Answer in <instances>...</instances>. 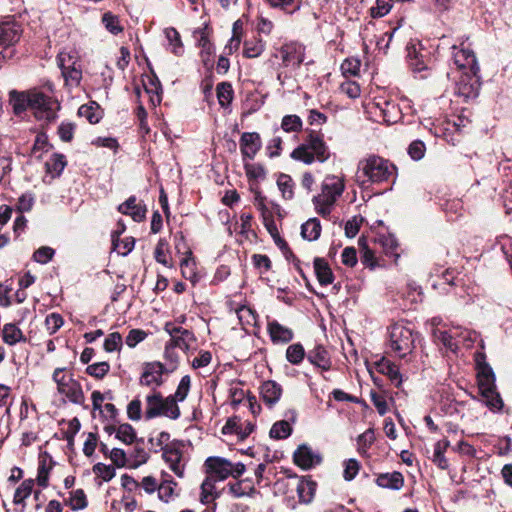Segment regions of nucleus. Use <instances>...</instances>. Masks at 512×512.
Instances as JSON below:
<instances>
[{"label":"nucleus","mask_w":512,"mask_h":512,"mask_svg":"<svg viewBox=\"0 0 512 512\" xmlns=\"http://www.w3.org/2000/svg\"><path fill=\"white\" fill-rule=\"evenodd\" d=\"M266 44L260 38H253L244 42L243 54L246 58H257L265 50Z\"/></svg>","instance_id":"nucleus-35"},{"label":"nucleus","mask_w":512,"mask_h":512,"mask_svg":"<svg viewBox=\"0 0 512 512\" xmlns=\"http://www.w3.org/2000/svg\"><path fill=\"white\" fill-rule=\"evenodd\" d=\"M321 233L320 221L316 218L309 219L301 226V235L309 241L317 240Z\"/></svg>","instance_id":"nucleus-36"},{"label":"nucleus","mask_w":512,"mask_h":512,"mask_svg":"<svg viewBox=\"0 0 512 512\" xmlns=\"http://www.w3.org/2000/svg\"><path fill=\"white\" fill-rule=\"evenodd\" d=\"M162 457L170 469L180 478L184 476V464H182V452L176 446L162 447Z\"/></svg>","instance_id":"nucleus-21"},{"label":"nucleus","mask_w":512,"mask_h":512,"mask_svg":"<svg viewBox=\"0 0 512 512\" xmlns=\"http://www.w3.org/2000/svg\"><path fill=\"white\" fill-rule=\"evenodd\" d=\"M416 333L403 323H394L389 327V348L399 357L405 358L415 348Z\"/></svg>","instance_id":"nucleus-5"},{"label":"nucleus","mask_w":512,"mask_h":512,"mask_svg":"<svg viewBox=\"0 0 512 512\" xmlns=\"http://www.w3.org/2000/svg\"><path fill=\"white\" fill-rule=\"evenodd\" d=\"M240 150L243 158L254 159L262 147L261 137L257 132H244L240 138Z\"/></svg>","instance_id":"nucleus-19"},{"label":"nucleus","mask_w":512,"mask_h":512,"mask_svg":"<svg viewBox=\"0 0 512 512\" xmlns=\"http://www.w3.org/2000/svg\"><path fill=\"white\" fill-rule=\"evenodd\" d=\"M477 384L482 402L491 410H500L503 401L496 390L495 374L491 366L486 362L485 354L475 353Z\"/></svg>","instance_id":"nucleus-1"},{"label":"nucleus","mask_w":512,"mask_h":512,"mask_svg":"<svg viewBox=\"0 0 512 512\" xmlns=\"http://www.w3.org/2000/svg\"><path fill=\"white\" fill-rule=\"evenodd\" d=\"M217 98H218L219 104L222 107H225L228 104H230V102L232 101V98H233V89H232L231 84H229L227 82H222V83L218 84Z\"/></svg>","instance_id":"nucleus-49"},{"label":"nucleus","mask_w":512,"mask_h":512,"mask_svg":"<svg viewBox=\"0 0 512 512\" xmlns=\"http://www.w3.org/2000/svg\"><path fill=\"white\" fill-rule=\"evenodd\" d=\"M281 128L285 132H297L302 128V120L297 115H286L282 119Z\"/></svg>","instance_id":"nucleus-55"},{"label":"nucleus","mask_w":512,"mask_h":512,"mask_svg":"<svg viewBox=\"0 0 512 512\" xmlns=\"http://www.w3.org/2000/svg\"><path fill=\"white\" fill-rule=\"evenodd\" d=\"M277 186L285 200H291L294 197V181L290 175L280 174L277 179Z\"/></svg>","instance_id":"nucleus-40"},{"label":"nucleus","mask_w":512,"mask_h":512,"mask_svg":"<svg viewBox=\"0 0 512 512\" xmlns=\"http://www.w3.org/2000/svg\"><path fill=\"white\" fill-rule=\"evenodd\" d=\"M267 331L274 344H286L294 338L292 329L283 326L276 320L268 322Z\"/></svg>","instance_id":"nucleus-23"},{"label":"nucleus","mask_w":512,"mask_h":512,"mask_svg":"<svg viewBox=\"0 0 512 512\" xmlns=\"http://www.w3.org/2000/svg\"><path fill=\"white\" fill-rule=\"evenodd\" d=\"M358 177L366 178L362 184L382 183L394 180L397 174V167L388 159L378 155H370L362 159L358 164Z\"/></svg>","instance_id":"nucleus-2"},{"label":"nucleus","mask_w":512,"mask_h":512,"mask_svg":"<svg viewBox=\"0 0 512 512\" xmlns=\"http://www.w3.org/2000/svg\"><path fill=\"white\" fill-rule=\"evenodd\" d=\"M166 371V367L160 362L145 363L143 372L140 377V384L147 387L156 388L162 385V376Z\"/></svg>","instance_id":"nucleus-14"},{"label":"nucleus","mask_w":512,"mask_h":512,"mask_svg":"<svg viewBox=\"0 0 512 512\" xmlns=\"http://www.w3.org/2000/svg\"><path fill=\"white\" fill-rule=\"evenodd\" d=\"M293 459L297 466L305 470L315 467L322 461L321 455L305 444L297 448L294 452Z\"/></svg>","instance_id":"nucleus-18"},{"label":"nucleus","mask_w":512,"mask_h":512,"mask_svg":"<svg viewBox=\"0 0 512 512\" xmlns=\"http://www.w3.org/2000/svg\"><path fill=\"white\" fill-rule=\"evenodd\" d=\"M52 378L60 394L65 395L74 404H84L85 396L81 384L73 378L72 374L66 373V368H56Z\"/></svg>","instance_id":"nucleus-7"},{"label":"nucleus","mask_w":512,"mask_h":512,"mask_svg":"<svg viewBox=\"0 0 512 512\" xmlns=\"http://www.w3.org/2000/svg\"><path fill=\"white\" fill-rule=\"evenodd\" d=\"M282 388L275 381H266L261 385V396L263 401L269 405L273 406L277 403L281 397Z\"/></svg>","instance_id":"nucleus-30"},{"label":"nucleus","mask_w":512,"mask_h":512,"mask_svg":"<svg viewBox=\"0 0 512 512\" xmlns=\"http://www.w3.org/2000/svg\"><path fill=\"white\" fill-rule=\"evenodd\" d=\"M340 90L351 99H356L361 94L360 86L355 81H346L341 84Z\"/></svg>","instance_id":"nucleus-61"},{"label":"nucleus","mask_w":512,"mask_h":512,"mask_svg":"<svg viewBox=\"0 0 512 512\" xmlns=\"http://www.w3.org/2000/svg\"><path fill=\"white\" fill-rule=\"evenodd\" d=\"M345 467H344V479L347 481H351L355 478V476L358 474L360 469V464L356 459H348L345 461Z\"/></svg>","instance_id":"nucleus-63"},{"label":"nucleus","mask_w":512,"mask_h":512,"mask_svg":"<svg viewBox=\"0 0 512 512\" xmlns=\"http://www.w3.org/2000/svg\"><path fill=\"white\" fill-rule=\"evenodd\" d=\"M375 433L373 428L367 429L357 437V450L360 455H366L369 448L375 442Z\"/></svg>","instance_id":"nucleus-42"},{"label":"nucleus","mask_w":512,"mask_h":512,"mask_svg":"<svg viewBox=\"0 0 512 512\" xmlns=\"http://www.w3.org/2000/svg\"><path fill=\"white\" fill-rule=\"evenodd\" d=\"M452 58L456 67L464 71H479L476 56L472 50L466 48L461 44V47L456 45L452 46Z\"/></svg>","instance_id":"nucleus-13"},{"label":"nucleus","mask_w":512,"mask_h":512,"mask_svg":"<svg viewBox=\"0 0 512 512\" xmlns=\"http://www.w3.org/2000/svg\"><path fill=\"white\" fill-rule=\"evenodd\" d=\"M278 54L275 57H279L282 60V66L286 68L297 69L305 60V47L298 42H290L282 45Z\"/></svg>","instance_id":"nucleus-11"},{"label":"nucleus","mask_w":512,"mask_h":512,"mask_svg":"<svg viewBox=\"0 0 512 512\" xmlns=\"http://www.w3.org/2000/svg\"><path fill=\"white\" fill-rule=\"evenodd\" d=\"M66 503L74 511L85 509L88 505L86 494L82 489L70 492L69 499Z\"/></svg>","instance_id":"nucleus-44"},{"label":"nucleus","mask_w":512,"mask_h":512,"mask_svg":"<svg viewBox=\"0 0 512 512\" xmlns=\"http://www.w3.org/2000/svg\"><path fill=\"white\" fill-rule=\"evenodd\" d=\"M2 340L9 345H14L20 341H24V336L16 325L6 324L2 329Z\"/></svg>","instance_id":"nucleus-39"},{"label":"nucleus","mask_w":512,"mask_h":512,"mask_svg":"<svg viewBox=\"0 0 512 512\" xmlns=\"http://www.w3.org/2000/svg\"><path fill=\"white\" fill-rule=\"evenodd\" d=\"M373 109L374 114L387 124H394L402 117L401 110L394 101L381 99L373 104Z\"/></svg>","instance_id":"nucleus-16"},{"label":"nucleus","mask_w":512,"mask_h":512,"mask_svg":"<svg viewBox=\"0 0 512 512\" xmlns=\"http://www.w3.org/2000/svg\"><path fill=\"white\" fill-rule=\"evenodd\" d=\"M316 488L317 483L310 477H301L296 487L299 502L303 504L311 503L314 499Z\"/></svg>","instance_id":"nucleus-26"},{"label":"nucleus","mask_w":512,"mask_h":512,"mask_svg":"<svg viewBox=\"0 0 512 512\" xmlns=\"http://www.w3.org/2000/svg\"><path fill=\"white\" fill-rule=\"evenodd\" d=\"M314 271L320 285L327 286L334 281V274L324 258L314 259Z\"/></svg>","instance_id":"nucleus-28"},{"label":"nucleus","mask_w":512,"mask_h":512,"mask_svg":"<svg viewBox=\"0 0 512 512\" xmlns=\"http://www.w3.org/2000/svg\"><path fill=\"white\" fill-rule=\"evenodd\" d=\"M64 320L58 313H51L45 319V326L50 335L55 334L63 325Z\"/></svg>","instance_id":"nucleus-58"},{"label":"nucleus","mask_w":512,"mask_h":512,"mask_svg":"<svg viewBox=\"0 0 512 512\" xmlns=\"http://www.w3.org/2000/svg\"><path fill=\"white\" fill-rule=\"evenodd\" d=\"M102 22L105 25V28L112 34L116 35L123 30L119 23L118 17L112 15L111 13H105L102 17Z\"/></svg>","instance_id":"nucleus-60"},{"label":"nucleus","mask_w":512,"mask_h":512,"mask_svg":"<svg viewBox=\"0 0 512 512\" xmlns=\"http://www.w3.org/2000/svg\"><path fill=\"white\" fill-rule=\"evenodd\" d=\"M110 370L108 362H98L89 365L86 368V373L97 379H102Z\"/></svg>","instance_id":"nucleus-57"},{"label":"nucleus","mask_w":512,"mask_h":512,"mask_svg":"<svg viewBox=\"0 0 512 512\" xmlns=\"http://www.w3.org/2000/svg\"><path fill=\"white\" fill-rule=\"evenodd\" d=\"M374 365L376 370L379 373L386 375L396 387L400 386L402 383V377L399 368L394 363L387 358L382 357L380 360L376 361Z\"/></svg>","instance_id":"nucleus-25"},{"label":"nucleus","mask_w":512,"mask_h":512,"mask_svg":"<svg viewBox=\"0 0 512 512\" xmlns=\"http://www.w3.org/2000/svg\"><path fill=\"white\" fill-rule=\"evenodd\" d=\"M345 189L344 178L337 175H326L321 183V192L312 198L318 214L328 216L338 198Z\"/></svg>","instance_id":"nucleus-4"},{"label":"nucleus","mask_w":512,"mask_h":512,"mask_svg":"<svg viewBox=\"0 0 512 512\" xmlns=\"http://www.w3.org/2000/svg\"><path fill=\"white\" fill-rule=\"evenodd\" d=\"M122 336L119 332L110 333L104 341V350L106 352L119 351L122 347Z\"/></svg>","instance_id":"nucleus-56"},{"label":"nucleus","mask_w":512,"mask_h":512,"mask_svg":"<svg viewBox=\"0 0 512 512\" xmlns=\"http://www.w3.org/2000/svg\"><path fill=\"white\" fill-rule=\"evenodd\" d=\"M272 8H278L285 12L292 13L300 9V0H267Z\"/></svg>","instance_id":"nucleus-52"},{"label":"nucleus","mask_w":512,"mask_h":512,"mask_svg":"<svg viewBox=\"0 0 512 512\" xmlns=\"http://www.w3.org/2000/svg\"><path fill=\"white\" fill-rule=\"evenodd\" d=\"M330 157L329 148L323 137L316 131H309L304 142L295 148L291 158L305 164H312L315 161L323 163Z\"/></svg>","instance_id":"nucleus-3"},{"label":"nucleus","mask_w":512,"mask_h":512,"mask_svg":"<svg viewBox=\"0 0 512 512\" xmlns=\"http://www.w3.org/2000/svg\"><path fill=\"white\" fill-rule=\"evenodd\" d=\"M191 385V379L189 375H185L181 378L178 387L173 395H169L174 400V403L183 402L188 396Z\"/></svg>","instance_id":"nucleus-47"},{"label":"nucleus","mask_w":512,"mask_h":512,"mask_svg":"<svg viewBox=\"0 0 512 512\" xmlns=\"http://www.w3.org/2000/svg\"><path fill=\"white\" fill-rule=\"evenodd\" d=\"M305 356V349L300 343L291 344L286 349V359L293 365H299Z\"/></svg>","instance_id":"nucleus-43"},{"label":"nucleus","mask_w":512,"mask_h":512,"mask_svg":"<svg viewBox=\"0 0 512 512\" xmlns=\"http://www.w3.org/2000/svg\"><path fill=\"white\" fill-rule=\"evenodd\" d=\"M361 62L357 58H347L341 64V71L344 76H357L360 72Z\"/></svg>","instance_id":"nucleus-53"},{"label":"nucleus","mask_w":512,"mask_h":512,"mask_svg":"<svg viewBox=\"0 0 512 512\" xmlns=\"http://www.w3.org/2000/svg\"><path fill=\"white\" fill-rule=\"evenodd\" d=\"M292 433V427L285 420L277 421L270 429L269 435L273 439H285Z\"/></svg>","instance_id":"nucleus-45"},{"label":"nucleus","mask_w":512,"mask_h":512,"mask_svg":"<svg viewBox=\"0 0 512 512\" xmlns=\"http://www.w3.org/2000/svg\"><path fill=\"white\" fill-rule=\"evenodd\" d=\"M479 71L461 72L459 80L456 82L455 95L463 98L464 101L475 99L479 94L480 77Z\"/></svg>","instance_id":"nucleus-10"},{"label":"nucleus","mask_w":512,"mask_h":512,"mask_svg":"<svg viewBox=\"0 0 512 512\" xmlns=\"http://www.w3.org/2000/svg\"><path fill=\"white\" fill-rule=\"evenodd\" d=\"M135 196H130L125 202L118 206V211L124 215H130L136 222H141L146 217L147 209L144 205L138 204Z\"/></svg>","instance_id":"nucleus-24"},{"label":"nucleus","mask_w":512,"mask_h":512,"mask_svg":"<svg viewBox=\"0 0 512 512\" xmlns=\"http://www.w3.org/2000/svg\"><path fill=\"white\" fill-rule=\"evenodd\" d=\"M307 360L316 368L322 371H328L332 367V361L329 352L322 345L315 346L307 353Z\"/></svg>","instance_id":"nucleus-22"},{"label":"nucleus","mask_w":512,"mask_h":512,"mask_svg":"<svg viewBox=\"0 0 512 512\" xmlns=\"http://www.w3.org/2000/svg\"><path fill=\"white\" fill-rule=\"evenodd\" d=\"M434 338L443 344V346L453 352L456 353L459 349V339H458V331H441V330H434L433 332Z\"/></svg>","instance_id":"nucleus-29"},{"label":"nucleus","mask_w":512,"mask_h":512,"mask_svg":"<svg viewBox=\"0 0 512 512\" xmlns=\"http://www.w3.org/2000/svg\"><path fill=\"white\" fill-rule=\"evenodd\" d=\"M165 330L171 336L168 342L172 347L179 348L183 351L190 349L191 345L196 341L193 332L182 327L172 326L171 323L165 325Z\"/></svg>","instance_id":"nucleus-15"},{"label":"nucleus","mask_w":512,"mask_h":512,"mask_svg":"<svg viewBox=\"0 0 512 512\" xmlns=\"http://www.w3.org/2000/svg\"><path fill=\"white\" fill-rule=\"evenodd\" d=\"M177 483L172 479H164L159 483L158 498L163 502L172 501L178 493L176 492Z\"/></svg>","instance_id":"nucleus-34"},{"label":"nucleus","mask_w":512,"mask_h":512,"mask_svg":"<svg viewBox=\"0 0 512 512\" xmlns=\"http://www.w3.org/2000/svg\"><path fill=\"white\" fill-rule=\"evenodd\" d=\"M9 102L13 108L14 113L19 115L24 112L27 107H30V92L24 93L11 91Z\"/></svg>","instance_id":"nucleus-32"},{"label":"nucleus","mask_w":512,"mask_h":512,"mask_svg":"<svg viewBox=\"0 0 512 512\" xmlns=\"http://www.w3.org/2000/svg\"><path fill=\"white\" fill-rule=\"evenodd\" d=\"M54 253L51 247L43 246L34 252L33 259L38 263L46 264L52 259Z\"/></svg>","instance_id":"nucleus-64"},{"label":"nucleus","mask_w":512,"mask_h":512,"mask_svg":"<svg viewBox=\"0 0 512 512\" xmlns=\"http://www.w3.org/2000/svg\"><path fill=\"white\" fill-rule=\"evenodd\" d=\"M375 483L381 488L398 491L404 486V477L398 471L382 473L377 476Z\"/></svg>","instance_id":"nucleus-27"},{"label":"nucleus","mask_w":512,"mask_h":512,"mask_svg":"<svg viewBox=\"0 0 512 512\" xmlns=\"http://www.w3.org/2000/svg\"><path fill=\"white\" fill-rule=\"evenodd\" d=\"M116 438L124 444L130 445L136 440L135 429L128 423L121 424L117 427Z\"/></svg>","instance_id":"nucleus-46"},{"label":"nucleus","mask_w":512,"mask_h":512,"mask_svg":"<svg viewBox=\"0 0 512 512\" xmlns=\"http://www.w3.org/2000/svg\"><path fill=\"white\" fill-rule=\"evenodd\" d=\"M206 473L219 481H223L232 473V462L222 457H208L205 460Z\"/></svg>","instance_id":"nucleus-17"},{"label":"nucleus","mask_w":512,"mask_h":512,"mask_svg":"<svg viewBox=\"0 0 512 512\" xmlns=\"http://www.w3.org/2000/svg\"><path fill=\"white\" fill-rule=\"evenodd\" d=\"M113 249L122 256L128 255L134 248L135 239L133 237H126L124 239L116 237L115 234L111 235Z\"/></svg>","instance_id":"nucleus-41"},{"label":"nucleus","mask_w":512,"mask_h":512,"mask_svg":"<svg viewBox=\"0 0 512 512\" xmlns=\"http://www.w3.org/2000/svg\"><path fill=\"white\" fill-rule=\"evenodd\" d=\"M93 473L103 481L108 482L115 477V468L112 465L97 463L93 466Z\"/></svg>","instance_id":"nucleus-54"},{"label":"nucleus","mask_w":512,"mask_h":512,"mask_svg":"<svg viewBox=\"0 0 512 512\" xmlns=\"http://www.w3.org/2000/svg\"><path fill=\"white\" fill-rule=\"evenodd\" d=\"M167 247H168L167 242L165 240L160 239L156 245L154 257L158 263L168 267L169 262H168V258L166 255Z\"/></svg>","instance_id":"nucleus-62"},{"label":"nucleus","mask_w":512,"mask_h":512,"mask_svg":"<svg viewBox=\"0 0 512 512\" xmlns=\"http://www.w3.org/2000/svg\"><path fill=\"white\" fill-rule=\"evenodd\" d=\"M58 65L67 84L78 86L82 79V71L76 66V61L68 53H60L57 56Z\"/></svg>","instance_id":"nucleus-12"},{"label":"nucleus","mask_w":512,"mask_h":512,"mask_svg":"<svg viewBox=\"0 0 512 512\" xmlns=\"http://www.w3.org/2000/svg\"><path fill=\"white\" fill-rule=\"evenodd\" d=\"M359 245L361 247L362 255L361 262L363 265L367 267H374L375 265V256L373 250H371L366 245V240L364 238L359 239Z\"/></svg>","instance_id":"nucleus-59"},{"label":"nucleus","mask_w":512,"mask_h":512,"mask_svg":"<svg viewBox=\"0 0 512 512\" xmlns=\"http://www.w3.org/2000/svg\"><path fill=\"white\" fill-rule=\"evenodd\" d=\"M123 485L126 487H134V489L141 494L143 491L144 493L151 495L158 492L159 483L157 479L153 476H145L140 481H136L132 477L128 475H123L122 477Z\"/></svg>","instance_id":"nucleus-20"},{"label":"nucleus","mask_w":512,"mask_h":512,"mask_svg":"<svg viewBox=\"0 0 512 512\" xmlns=\"http://www.w3.org/2000/svg\"><path fill=\"white\" fill-rule=\"evenodd\" d=\"M65 157L61 154H53L49 161L46 162L47 170L59 176L66 166Z\"/></svg>","instance_id":"nucleus-50"},{"label":"nucleus","mask_w":512,"mask_h":512,"mask_svg":"<svg viewBox=\"0 0 512 512\" xmlns=\"http://www.w3.org/2000/svg\"><path fill=\"white\" fill-rule=\"evenodd\" d=\"M34 486V481L28 479L22 482V484L16 489L14 493V503L21 504L24 500L30 496Z\"/></svg>","instance_id":"nucleus-51"},{"label":"nucleus","mask_w":512,"mask_h":512,"mask_svg":"<svg viewBox=\"0 0 512 512\" xmlns=\"http://www.w3.org/2000/svg\"><path fill=\"white\" fill-rule=\"evenodd\" d=\"M182 276L191 281L193 284L198 281L196 273L195 261L192 258V252L189 251L187 256L180 263Z\"/></svg>","instance_id":"nucleus-37"},{"label":"nucleus","mask_w":512,"mask_h":512,"mask_svg":"<svg viewBox=\"0 0 512 512\" xmlns=\"http://www.w3.org/2000/svg\"><path fill=\"white\" fill-rule=\"evenodd\" d=\"M21 25L13 17L7 16L2 21V59H11L15 50L10 49L21 37Z\"/></svg>","instance_id":"nucleus-9"},{"label":"nucleus","mask_w":512,"mask_h":512,"mask_svg":"<svg viewBox=\"0 0 512 512\" xmlns=\"http://www.w3.org/2000/svg\"><path fill=\"white\" fill-rule=\"evenodd\" d=\"M78 115L87 119L91 124L98 123L102 117L100 107L95 102L80 106Z\"/></svg>","instance_id":"nucleus-38"},{"label":"nucleus","mask_w":512,"mask_h":512,"mask_svg":"<svg viewBox=\"0 0 512 512\" xmlns=\"http://www.w3.org/2000/svg\"><path fill=\"white\" fill-rule=\"evenodd\" d=\"M244 169L250 181H262L266 178V170L259 163H246Z\"/></svg>","instance_id":"nucleus-48"},{"label":"nucleus","mask_w":512,"mask_h":512,"mask_svg":"<svg viewBox=\"0 0 512 512\" xmlns=\"http://www.w3.org/2000/svg\"><path fill=\"white\" fill-rule=\"evenodd\" d=\"M52 467L53 460L49 455L45 454L40 457L37 473V483L42 488H46L48 486L49 473Z\"/></svg>","instance_id":"nucleus-31"},{"label":"nucleus","mask_w":512,"mask_h":512,"mask_svg":"<svg viewBox=\"0 0 512 512\" xmlns=\"http://www.w3.org/2000/svg\"><path fill=\"white\" fill-rule=\"evenodd\" d=\"M164 34L169 43L170 51L176 56H181L184 48L179 32L175 28L169 27L164 30Z\"/></svg>","instance_id":"nucleus-33"},{"label":"nucleus","mask_w":512,"mask_h":512,"mask_svg":"<svg viewBox=\"0 0 512 512\" xmlns=\"http://www.w3.org/2000/svg\"><path fill=\"white\" fill-rule=\"evenodd\" d=\"M30 109L33 110L35 117L38 120H45L51 122L57 117V110L59 104L53 98L45 95L42 92H30Z\"/></svg>","instance_id":"nucleus-8"},{"label":"nucleus","mask_w":512,"mask_h":512,"mask_svg":"<svg viewBox=\"0 0 512 512\" xmlns=\"http://www.w3.org/2000/svg\"><path fill=\"white\" fill-rule=\"evenodd\" d=\"M178 404L169 396L163 397L160 392L154 391L146 397L145 418L150 420L158 416H165L172 420L180 417Z\"/></svg>","instance_id":"nucleus-6"}]
</instances>
